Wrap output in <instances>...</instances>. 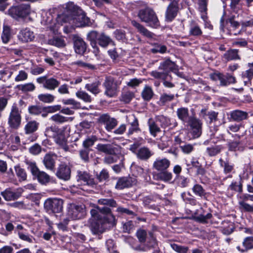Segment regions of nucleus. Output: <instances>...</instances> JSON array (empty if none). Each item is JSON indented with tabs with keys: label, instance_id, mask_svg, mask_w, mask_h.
<instances>
[{
	"label": "nucleus",
	"instance_id": "obj_1",
	"mask_svg": "<svg viewBox=\"0 0 253 253\" xmlns=\"http://www.w3.org/2000/svg\"><path fill=\"white\" fill-rule=\"evenodd\" d=\"M99 205L96 209L91 210L92 219H90V229L94 235L102 233L105 229L115 224V216L111 213L107 206L116 207L117 204L113 199H101L98 200Z\"/></svg>",
	"mask_w": 253,
	"mask_h": 253
},
{
	"label": "nucleus",
	"instance_id": "obj_2",
	"mask_svg": "<svg viewBox=\"0 0 253 253\" xmlns=\"http://www.w3.org/2000/svg\"><path fill=\"white\" fill-rule=\"evenodd\" d=\"M70 128L68 126L58 128L56 126L47 127L45 131V135L48 137H52L55 143L65 151L69 150L67 145V138L70 135Z\"/></svg>",
	"mask_w": 253,
	"mask_h": 253
},
{
	"label": "nucleus",
	"instance_id": "obj_3",
	"mask_svg": "<svg viewBox=\"0 0 253 253\" xmlns=\"http://www.w3.org/2000/svg\"><path fill=\"white\" fill-rule=\"evenodd\" d=\"M66 8L72 15L69 20L70 23L79 27L88 26L90 25L89 18L86 16L82 9L73 2H68Z\"/></svg>",
	"mask_w": 253,
	"mask_h": 253
},
{
	"label": "nucleus",
	"instance_id": "obj_4",
	"mask_svg": "<svg viewBox=\"0 0 253 253\" xmlns=\"http://www.w3.org/2000/svg\"><path fill=\"white\" fill-rule=\"evenodd\" d=\"M25 163L34 177L37 178L40 183L45 184L49 181V176L45 172L40 171L35 162L27 160Z\"/></svg>",
	"mask_w": 253,
	"mask_h": 253
},
{
	"label": "nucleus",
	"instance_id": "obj_5",
	"mask_svg": "<svg viewBox=\"0 0 253 253\" xmlns=\"http://www.w3.org/2000/svg\"><path fill=\"white\" fill-rule=\"evenodd\" d=\"M138 17L142 21L147 23L152 27L157 28L159 25L158 18L154 11L149 8L140 10L138 13Z\"/></svg>",
	"mask_w": 253,
	"mask_h": 253
},
{
	"label": "nucleus",
	"instance_id": "obj_6",
	"mask_svg": "<svg viewBox=\"0 0 253 253\" xmlns=\"http://www.w3.org/2000/svg\"><path fill=\"white\" fill-rule=\"evenodd\" d=\"M31 11L29 4H21L10 7L8 10V13L13 18L18 19L27 17L30 14Z\"/></svg>",
	"mask_w": 253,
	"mask_h": 253
},
{
	"label": "nucleus",
	"instance_id": "obj_7",
	"mask_svg": "<svg viewBox=\"0 0 253 253\" xmlns=\"http://www.w3.org/2000/svg\"><path fill=\"white\" fill-rule=\"evenodd\" d=\"M63 202L57 198H49L45 200L44 208L48 212L59 213L63 209Z\"/></svg>",
	"mask_w": 253,
	"mask_h": 253
},
{
	"label": "nucleus",
	"instance_id": "obj_8",
	"mask_svg": "<svg viewBox=\"0 0 253 253\" xmlns=\"http://www.w3.org/2000/svg\"><path fill=\"white\" fill-rule=\"evenodd\" d=\"M21 122V112L16 105L13 104L9 116L8 123L11 127L17 129L20 126Z\"/></svg>",
	"mask_w": 253,
	"mask_h": 253
},
{
	"label": "nucleus",
	"instance_id": "obj_9",
	"mask_svg": "<svg viewBox=\"0 0 253 253\" xmlns=\"http://www.w3.org/2000/svg\"><path fill=\"white\" fill-rule=\"evenodd\" d=\"M85 206L83 205H71L68 211V218L73 220L79 219L85 214Z\"/></svg>",
	"mask_w": 253,
	"mask_h": 253
},
{
	"label": "nucleus",
	"instance_id": "obj_10",
	"mask_svg": "<svg viewBox=\"0 0 253 253\" xmlns=\"http://www.w3.org/2000/svg\"><path fill=\"white\" fill-rule=\"evenodd\" d=\"M210 78L213 81H219L220 85L222 86H226L235 83V78L228 74L224 75L219 72H215L211 74Z\"/></svg>",
	"mask_w": 253,
	"mask_h": 253
},
{
	"label": "nucleus",
	"instance_id": "obj_11",
	"mask_svg": "<svg viewBox=\"0 0 253 253\" xmlns=\"http://www.w3.org/2000/svg\"><path fill=\"white\" fill-rule=\"evenodd\" d=\"M187 123L190 126V133L193 137H199L202 134V123L201 121L194 117H190Z\"/></svg>",
	"mask_w": 253,
	"mask_h": 253
},
{
	"label": "nucleus",
	"instance_id": "obj_12",
	"mask_svg": "<svg viewBox=\"0 0 253 253\" xmlns=\"http://www.w3.org/2000/svg\"><path fill=\"white\" fill-rule=\"evenodd\" d=\"M37 83L42 84L43 88L53 90L57 88L60 84L59 81L54 78H47L46 76H42L36 79Z\"/></svg>",
	"mask_w": 253,
	"mask_h": 253
},
{
	"label": "nucleus",
	"instance_id": "obj_13",
	"mask_svg": "<svg viewBox=\"0 0 253 253\" xmlns=\"http://www.w3.org/2000/svg\"><path fill=\"white\" fill-rule=\"evenodd\" d=\"M77 180L79 182H81L83 185V187L80 188L82 190H87L85 189L86 186H92L95 184L93 179L86 172L79 171L78 172Z\"/></svg>",
	"mask_w": 253,
	"mask_h": 253
},
{
	"label": "nucleus",
	"instance_id": "obj_14",
	"mask_svg": "<svg viewBox=\"0 0 253 253\" xmlns=\"http://www.w3.org/2000/svg\"><path fill=\"white\" fill-rule=\"evenodd\" d=\"M96 149L99 152L113 155L117 154L120 149V147L113 144H101L99 143L96 146Z\"/></svg>",
	"mask_w": 253,
	"mask_h": 253
},
{
	"label": "nucleus",
	"instance_id": "obj_15",
	"mask_svg": "<svg viewBox=\"0 0 253 253\" xmlns=\"http://www.w3.org/2000/svg\"><path fill=\"white\" fill-rule=\"evenodd\" d=\"M17 38L21 42L26 43L33 41L35 39V34L30 28H25L20 30Z\"/></svg>",
	"mask_w": 253,
	"mask_h": 253
},
{
	"label": "nucleus",
	"instance_id": "obj_16",
	"mask_svg": "<svg viewBox=\"0 0 253 253\" xmlns=\"http://www.w3.org/2000/svg\"><path fill=\"white\" fill-rule=\"evenodd\" d=\"M170 161L166 158H158L153 163V168L158 171L167 170L170 166Z\"/></svg>",
	"mask_w": 253,
	"mask_h": 253
},
{
	"label": "nucleus",
	"instance_id": "obj_17",
	"mask_svg": "<svg viewBox=\"0 0 253 253\" xmlns=\"http://www.w3.org/2000/svg\"><path fill=\"white\" fill-rule=\"evenodd\" d=\"M100 122L105 126V128L109 131L114 128L117 125V120L107 114L102 115L100 118Z\"/></svg>",
	"mask_w": 253,
	"mask_h": 253
},
{
	"label": "nucleus",
	"instance_id": "obj_18",
	"mask_svg": "<svg viewBox=\"0 0 253 253\" xmlns=\"http://www.w3.org/2000/svg\"><path fill=\"white\" fill-rule=\"evenodd\" d=\"M136 182V179L134 177H122L118 180L116 185V188L121 190L125 188H128L135 184Z\"/></svg>",
	"mask_w": 253,
	"mask_h": 253
},
{
	"label": "nucleus",
	"instance_id": "obj_19",
	"mask_svg": "<svg viewBox=\"0 0 253 253\" xmlns=\"http://www.w3.org/2000/svg\"><path fill=\"white\" fill-rule=\"evenodd\" d=\"M178 11L177 2L173 1L169 5L166 14V19L167 21H171L176 16Z\"/></svg>",
	"mask_w": 253,
	"mask_h": 253
},
{
	"label": "nucleus",
	"instance_id": "obj_20",
	"mask_svg": "<svg viewBox=\"0 0 253 253\" xmlns=\"http://www.w3.org/2000/svg\"><path fill=\"white\" fill-rule=\"evenodd\" d=\"M71 170L69 167L65 164H61L56 172L57 176L60 179L68 180L70 177Z\"/></svg>",
	"mask_w": 253,
	"mask_h": 253
},
{
	"label": "nucleus",
	"instance_id": "obj_21",
	"mask_svg": "<svg viewBox=\"0 0 253 253\" xmlns=\"http://www.w3.org/2000/svg\"><path fill=\"white\" fill-rule=\"evenodd\" d=\"M57 156L54 154H47L44 157L43 162L45 168L49 170H52L55 167V161Z\"/></svg>",
	"mask_w": 253,
	"mask_h": 253
},
{
	"label": "nucleus",
	"instance_id": "obj_22",
	"mask_svg": "<svg viewBox=\"0 0 253 253\" xmlns=\"http://www.w3.org/2000/svg\"><path fill=\"white\" fill-rule=\"evenodd\" d=\"M86 48L85 42L80 37L75 38L74 39V49L77 53L83 54Z\"/></svg>",
	"mask_w": 253,
	"mask_h": 253
},
{
	"label": "nucleus",
	"instance_id": "obj_23",
	"mask_svg": "<svg viewBox=\"0 0 253 253\" xmlns=\"http://www.w3.org/2000/svg\"><path fill=\"white\" fill-rule=\"evenodd\" d=\"M5 200L7 201L15 200L19 198L21 194L18 192H14L10 189H6L5 191L1 193Z\"/></svg>",
	"mask_w": 253,
	"mask_h": 253
},
{
	"label": "nucleus",
	"instance_id": "obj_24",
	"mask_svg": "<svg viewBox=\"0 0 253 253\" xmlns=\"http://www.w3.org/2000/svg\"><path fill=\"white\" fill-rule=\"evenodd\" d=\"M99 35H100L95 31L90 32L87 35V39L90 42L91 45L94 48V52H97L98 50L96 47V42L98 41Z\"/></svg>",
	"mask_w": 253,
	"mask_h": 253
},
{
	"label": "nucleus",
	"instance_id": "obj_25",
	"mask_svg": "<svg viewBox=\"0 0 253 253\" xmlns=\"http://www.w3.org/2000/svg\"><path fill=\"white\" fill-rule=\"evenodd\" d=\"M238 51L237 49H231L224 54L223 57L227 61L240 60Z\"/></svg>",
	"mask_w": 253,
	"mask_h": 253
},
{
	"label": "nucleus",
	"instance_id": "obj_26",
	"mask_svg": "<svg viewBox=\"0 0 253 253\" xmlns=\"http://www.w3.org/2000/svg\"><path fill=\"white\" fill-rule=\"evenodd\" d=\"M174 63L168 59L161 63L159 69L163 70L164 72L168 73L174 69Z\"/></svg>",
	"mask_w": 253,
	"mask_h": 253
},
{
	"label": "nucleus",
	"instance_id": "obj_27",
	"mask_svg": "<svg viewBox=\"0 0 253 253\" xmlns=\"http://www.w3.org/2000/svg\"><path fill=\"white\" fill-rule=\"evenodd\" d=\"M131 24L135 27L138 30V31L143 36L151 38L152 37V34L147 30L144 26L136 22V21L132 20L131 21Z\"/></svg>",
	"mask_w": 253,
	"mask_h": 253
},
{
	"label": "nucleus",
	"instance_id": "obj_28",
	"mask_svg": "<svg viewBox=\"0 0 253 253\" xmlns=\"http://www.w3.org/2000/svg\"><path fill=\"white\" fill-rule=\"evenodd\" d=\"M177 115L178 118L184 123H187L190 119L188 110L186 108H181L177 109Z\"/></svg>",
	"mask_w": 253,
	"mask_h": 253
},
{
	"label": "nucleus",
	"instance_id": "obj_29",
	"mask_svg": "<svg viewBox=\"0 0 253 253\" xmlns=\"http://www.w3.org/2000/svg\"><path fill=\"white\" fill-rule=\"evenodd\" d=\"M39 125V123L35 121L29 122L25 126V133L30 134L36 131L38 129Z\"/></svg>",
	"mask_w": 253,
	"mask_h": 253
},
{
	"label": "nucleus",
	"instance_id": "obj_30",
	"mask_svg": "<svg viewBox=\"0 0 253 253\" xmlns=\"http://www.w3.org/2000/svg\"><path fill=\"white\" fill-rule=\"evenodd\" d=\"M248 114L246 112L240 110H235L231 113V118L235 121H240L247 119Z\"/></svg>",
	"mask_w": 253,
	"mask_h": 253
},
{
	"label": "nucleus",
	"instance_id": "obj_31",
	"mask_svg": "<svg viewBox=\"0 0 253 253\" xmlns=\"http://www.w3.org/2000/svg\"><path fill=\"white\" fill-rule=\"evenodd\" d=\"M150 133L155 137L159 132L160 131V128L158 125L152 119H149L148 122Z\"/></svg>",
	"mask_w": 253,
	"mask_h": 253
},
{
	"label": "nucleus",
	"instance_id": "obj_32",
	"mask_svg": "<svg viewBox=\"0 0 253 253\" xmlns=\"http://www.w3.org/2000/svg\"><path fill=\"white\" fill-rule=\"evenodd\" d=\"M38 98L40 101L45 103H51L55 99V96L50 93H41L38 95Z\"/></svg>",
	"mask_w": 253,
	"mask_h": 253
},
{
	"label": "nucleus",
	"instance_id": "obj_33",
	"mask_svg": "<svg viewBox=\"0 0 253 253\" xmlns=\"http://www.w3.org/2000/svg\"><path fill=\"white\" fill-rule=\"evenodd\" d=\"M150 75L156 79L163 80H168L170 78V76L168 73L164 72L163 71H153L151 73Z\"/></svg>",
	"mask_w": 253,
	"mask_h": 253
},
{
	"label": "nucleus",
	"instance_id": "obj_34",
	"mask_svg": "<svg viewBox=\"0 0 253 253\" xmlns=\"http://www.w3.org/2000/svg\"><path fill=\"white\" fill-rule=\"evenodd\" d=\"M51 21L52 18L51 16H48L46 19H45L44 17H43L41 23L44 25H47L51 30L53 31V32H55L57 31L59 25L54 24V26H53L51 24Z\"/></svg>",
	"mask_w": 253,
	"mask_h": 253
},
{
	"label": "nucleus",
	"instance_id": "obj_35",
	"mask_svg": "<svg viewBox=\"0 0 253 253\" xmlns=\"http://www.w3.org/2000/svg\"><path fill=\"white\" fill-rule=\"evenodd\" d=\"M152 155L150 150L145 147L140 148L137 153V157L143 160L148 159Z\"/></svg>",
	"mask_w": 253,
	"mask_h": 253
},
{
	"label": "nucleus",
	"instance_id": "obj_36",
	"mask_svg": "<svg viewBox=\"0 0 253 253\" xmlns=\"http://www.w3.org/2000/svg\"><path fill=\"white\" fill-rule=\"evenodd\" d=\"M243 244L245 249L240 250V247H237V249L242 252H245V250L253 248V237L246 238L243 242Z\"/></svg>",
	"mask_w": 253,
	"mask_h": 253
},
{
	"label": "nucleus",
	"instance_id": "obj_37",
	"mask_svg": "<svg viewBox=\"0 0 253 253\" xmlns=\"http://www.w3.org/2000/svg\"><path fill=\"white\" fill-rule=\"evenodd\" d=\"M50 120L58 123H63L69 121H72V118L65 117L59 114H56L52 116L50 119Z\"/></svg>",
	"mask_w": 253,
	"mask_h": 253
},
{
	"label": "nucleus",
	"instance_id": "obj_38",
	"mask_svg": "<svg viewBox=\"0 0 253 253\" xmlns=\"http://www.w3.org/2000/svg\"><path fill=\"white\" fill-rule=\"evenodd\" d=\"M10 38V29L7 25H3V31L1 35L2 42L4 43H7Z\"/></svg>",
	"mask_w": 253,
	"mask_h": 253
},
{
	"label": "nucleus",
	"instance_id": "obj_39",
	"mask_svg": "<svg viewBox=\"0 0 253 253\" xmlns=\"http://www.w3.org/2000/svg\"><path fill=\"white\" fill-rule=\"evenodd\" d=\"M149 237H147L146 248L148 249H150L151 248H156L157 246V242L155 237L151 232L149 233Z\"/></svg>",
	"mask_w": 253,
	"mask_h": 253
},
{
	"label": "nucleus",
	"instance_id": "obj_40",
	"mask_svg": "<svg viewBox=\"0 0 253 253\" xmlns=\"http://www.w3.org/2000/svg\"><path fill=\"white\" fill-rule=\"evenodd\" d=\"M142 98L145 100L148 101L151 99L153 95V92L151 87L146 86L141 93Z\"/></svg>",
	"mask_w": 253,
	"mask_h": 253
},
{
	"label": "nucleus",
	"instance_id": "obj_41",
	"mask_svg": "<svg viewBox=\"0 0 253 253\" xmlns=\"http://www.w3.org/2000/svg\"><path fill=\"white\" fill-rule=\"evenodd\" d=\"M14 169L19 181L25 180L27 178V174L25 170L19 166H15Z\"/></svg>",
	"mask_w": 253,
	"mask_h": 253
},
{
	"label": "nucleus",
	"instance_id": "obj_42",
	"mask_svg": "<svg viewBox=\"0 0 253 253\" xmlns=\"http://www.w3.org/2000/svg\"><path fill=\"white\" fill-rule=\"evenodd\" d=\"M249 69L242 73V76L244 79L247 78L248 81H250L253 77V62L248 64Z\"/></svg>",
	"mask_w": 253,
	"mask_h": 253
},
{
	"label": "nucleus",
	"instance_id": "obj_43",
	"mask_svg": "<svg viewBox=\"0 0 253 253\" xmlns=\"http://www.w3.org/2000/svg\"><path fill=\"white\" fill-rule=\"evenodd\" d=\"M189 33L193 36H199L202 33L199 26L194 22H192L190 25Z\"/></svg>",
	"mask_w": 253,
	"mask_h": 253
},
{
	"label": "nucleus",
	"instance_id": "obj_44",
	"mask_svg": "<svg viewBox=\"0 0 253 253\" xmlns=\"http://www.w3.org/2000/svg\"><path fill=\"white\" fill-rule=\"evenodd\" d=\"M97 41L100 46L106 47L111 42V39L109 37L102 34L99 35Z\"/></svg>",
	"mask_w": 253,
	"mask_h": 253
},
{
	"label": "nucleus",
	"instance_id": "obj_45",
	"mask_svg": "<svg viewBox=\"0 0 253 253\" xmlns=\"http://www.w3.org/2000/svg\"><path fill=\"white\" fill-rule=\"evenodd\" d=\"M170 246L172 250L177 253H188L189 248L186 246L177 245L176 244H171Z\"/></svg>",
	"mask_w": 253,
	"mask_h": 253
},
{
	"label": "nucleus",
	"instance_id": "obj_46",
	"mask_svg": "<svg viewBox=\"0 0 253 253\" xmlns=\"http://www.w3.org/2000/svg\"><path fill=\"white\" fill-rule=\"evenodd\" d=\"M192 191L196 196L200 197H203L205 196V191L200 184H196L194 185L192 188Z\"/></svg>",
	"mask_w": 253,
	"mask_h": 253
},
{
	"label": "nucleus",
	"instance_id": "obj_47",
	"mask_svg": "<svg viewBox=\"0 0 253 253\" xmlns=\"http://www.w3.org/2000/svg\"><path fill=\"white\" fill-rule=\"evenodd\" d=\"M85 88L94 95H96L100 92L98 88V84L96 83L86 84Z\"/></svg>",
	"mask_w": 253,
	"mask_h": 253
},
{
	"label": "nucleus",
	"instance_id": "obj_48",
	"mask_svg": "<svg viewBox=\"0 0 253 253\" xmlns=\"http://www.w3.org/2000/svg\"><path fill=\"white\" fill-rule=\"evenodd\" d=\"M76 94L78 98L85 102L89 103L91 101L90 96L85 91L79 90L76 92Z\"/></svg>",
	"mask_w": 253,
	"mask_h": 253
},
{
	"label": "nucleus",
	"instance_id": "obj_49",
	"mask_svg": "<svg viewBox=\"0 0 253 253\" xmlns=\"http://www.w3.org/2000/svg\"><path fill=\"white\" fill-rule=\"evenodd\" d=\"M198 5V9L202 14H205L207 10L208 0H196Z\"/></svg>",
	"mask_w": 253,
	"mask_h": 253
},
{
	"label": "nucleus",
	"instance_id": "obj_50",
	"mask_svg": "<svg viewBox=\"0 0 253 253\" xmlns=\"http://www.w3.org/2000/svg\"><path fill=\"white\" fill-rule=\"evenodd\" d=\"M29 113L34 115H39L42 113L43 107L37 105L30 106L28 108Z\"/></svg>",
	"mask_w": 253,
	"mask_h": 253
},
{
	"label": "nucleus",
	"instance_id": "obj_51",
	"mask_svg": "<svg viewBox=\"0 0 253 253\" xmlns=\"http://www.w3.org/2000/svg\"><path fill=\"white\" fill-rule=\"evenodd\" d=\"M158 174L160 179L163 181L168 182L172 179V174L171 172H168L167 170L159 171Z\"/></svg>",
	"mask_w": 253,
	"mask_h": 253
},
{
	"label": "nucleus",
	"instance_id": "obj_52",
	"mask_svg": "<svg viewBox=\"0 0 253 253\" xmlns=\"http://www.w3.org/2000/svg\"><path fill=\"white\" fill-rule=\"evenodd\" d=\"M157 123H159L162 127L169 126L170 123V120L164 116H159L156 120Z\"/></svg>",
	"mask_w": 253,
	"mask_h": 253
},
{
	"label": "nucleus",
	"instance_id": "obj_53",
	"mask_svg": "<svg viewBox=\"0 0 253 253\" xmlns=\"http://www.w3.org/2000/svg\"><path fill=\"white\" fill-rule=\"evenodd\" d=\"M18 87L23 92L33 91L36 88L35 85L31 83L19 85Z\"/></svg>",
	"mask_w": 253,
	"mask_h": 253
},
{
	"label": "nucleus",
	"instance_id": "obj_54",
	"mask_svg": "<svg viewBox=\"0 0 253 253\" xmlns=\"http://www.w3.org/2000/svg\"><path fill=\"white\" fill-rule=\"evenodd\" d=\"M133 97V93L132 92L128 91L122 93L121 100L126 103H128L131 100Z\"/></svg>",
	"mask_w": 253,
	"mask_h": 253
},
{
	"label": "nucleus",
	"instance_id": "obj_55",
	"mask_svg": "<svg viewBox=\"0 0 253 253\" xmlns=\"http://www.w3.org/2000/svg\"><path fill=\"white\" fill-rule=\"evenodd\" d=\"M18 235L19 238L23 241L31 243L33 242L34 238L32 236L27 233H24L22 231H19Z\"/></svg>",
	"mask_w": 253,
	"mask_h": 253
},
{
	"label": "nucleus",
	"instance_id": "obj_56",
	"mask_svg": "<svg viewBox=\"0 0 253 253\" xmlns=\"http://www.w3.org/2000/svg\"><path fill=\"white\" fill-rule=\"evenodd\" d=\"M221 150L220 146H214L211 147H208L207 152L210 156H214L218 154Z\"/></svg>",
	"mask_w": 253,
	"mask_h": 253
},
{
	"label": "nucleus",
	"instance_id": "obj_57",
	"mask_svg": "<svg viewBox=\"0 0 253 253\" xmlns=\"http://www.w3.org/2000/svg\"><path fill=\"white\" fill-rule=\"evenodd\" d=\"M211 214L208 212L206 214H200L195 216V217L197 221L202 223H205L207 222V220L211 218Z\"/></svg>",
	"mask_w": 253,
	"mask_h": 253
},
{
	"label": "nucleus",
	"instance_id": "obj_58",
	"mask_svg": "<svg viewBox=\"0 0 253 253\" xmlns=\"http://www.w3.org/2000/svg\"><path fill=\"white\" fill-rule=\"evenodd\" d=\"M12 145L11 148L13 150H16L20 146V139L18 135H14L11 137Z\"/></svg>",
	"mask_w": 253,
	"mask_h": 253
},
{
	"label": "nucleus",
	"instance_id": "obj_59",
	"mask_svg": "<svg viewBox=\"0 0 253 253\" xmlns=\"http://www.w3.org/2000/svg\"><path fill=\"white\" fill-rule=\"evenodd\" d=\"M97 140V137L95 136H91L83 142V145L85 148H88L92 146Z\"/></svg>",
	"mask_w": 253,
	"mask_h": 253
},
{
	"label": "nucleus",
	"instance_id": "obj_60",
	"mask_svg": "<svg viewBox=\"0 0 253 253\" xmlns=\"http://www.w3.org/2000/svg\"><path fill=\"white\" fill-rule=\"evenodd\" d=\"M70 219L68 217L64 218L62 221L57 224L58 228L63 231H66L67 230V225Z\"/></svg>",
	"mask_w": 253,
	"mask_h": 253
},
{
	"label": "nucleus",
	"instance_id": "obj_61",
	"mask_svg": "<svg viewBox=\"0 0 253 253\" xmlns=\"http://www.w3.org/2000/svg\"><path fill=\"white\" fill-rule=\"evenodd\" d=\"M220 166L224 167V171L225 173H228L233 170V167L230 165L228 163L223 162L221 159L219 160Z\"/></svg>",
	"mask_w": 253,
	"mask_h": 253
},
{
	"label": "nucleus",
	"instance_id": "obj_62",
	"mask_svg": "<svg viewBox=\"0 0 253 253\" xmlns=\"http://www.w3.org/2000/svg\"><path fill=\"white\" fill-rule=\"evenodd\" d=\"M239 204L241 210L248 212L253 211V206L244 202V201H239Z\"/></svg>",
	"mask_w": 253,
	"mask_h": 253
},
{
	"label": "nucleus",
	"instance_id": "obj_63",
	"mask_svg": "<svg viewBox=\"0 0 253 253\" xmlns=\"http://www.w3.org/2000/svg\"><path fill=\"white\" fill-rule=\"evenodd\" d=\"M182 151L185 154H189L194 150V145L191 144H185L180 146Z\"/></svg>",
	"mask_w": 253,
	"mask_h": 253
},
{
	"label": "nucleus",
	"instance_id": "obj_64",
	"mask_svg": "<svg viewBox=\"0 0 253 253\" xmlns=\"http://www.w3.org/2000/svg\"><path fill=\"white\" fill-rule=\"evenodd\" d=\"M28 78V74L24 71L21 70L15 78L16 82H21L26 80Z\"/></svg>",
	"mask_w": 253,
	"mask_h": 253
}]
</instances>
